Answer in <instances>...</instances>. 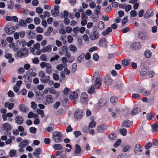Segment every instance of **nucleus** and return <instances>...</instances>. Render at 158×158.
<instances>
[{
    "label": "nucleus",
    "mask_w": 158,
    "mask_h": 158,
    "mask_svg": "<svg viewBox=\"0 0 158 158\" xmlns=\"http://www.w3.org/2000/svg\"><path fill=\"white\" fill-rule=\"evenodd\" d=\"M54 99V98L52 95H48L45 98L46 102L45 104L47 105L52 103L53 102Z\"/></svg>",
    "instance_id": "8"
},
{
    "label": "nucleus",
    "mask_w": 158,
    "mask_h": 158,
    "mask_svg": "<svg viewBox=\"0 0 158 158\" xmlns=\"http://www.w3.org/2000/svg\"><path fill=\"white\" fill-rule=\"evenodd\" d=\"M88 97V95L86 93H82L81 96L80 101L81 102L84 104H86L87 102Z\"/></svg>",
    "instance_id": "5"
},
{
    "label": "nucleus",
    "mask_w": 158,
    "mask_h": 158,
    "mask_svg": "<svg viewBox=\"0 0 158 158\" xmlns=\"http://www.w3.org/2000/svg\"><path fill=\"white\" fill-rule=\"evenodd\" d=\"M107 42L106 39L104 38H101L99 41L98 44L99 46L102 47H106Z\"/></svg>",
    "instance_id": "17"
},
{
    "label": "nucleus",
    "mask_w": 158,
    "mask_h": 158,
    "mask_svg": "<svg viewBox=\"0 0 158 158\" xmlns=\"http://www.w3.org/2000/svg\"><path fill=\"white\" fill-rule=\"evenodd\" d=\"M53 147L55 150H60L62 148L61 145L59 144H56L53 146Z\"/></svg>",
    "instance_id": "39"
},
{
    "label": "nucleus",
    "mask_w": 158,
    "mask_h": 158,
    "mask_svg": "<svg viewBox=\"0 0 158 158\" xmlns=\"http://www.w3.org/2000/svg\"><path fill=\"white\" fill-rule=\"evenodd\" d=\"M131 9V6L130 5H127L125 4L124 6V9L126 12H127L130 10Z\"/></svg>",
    "instance_id": "41"
},
{
    "label": "nucleus",
    "mask_w": 158,
    "mask_h": 158,
    "mask_svg": "<svg viewBox=\"0 0 158 158\" xmlns=\"http://www.w3.org/2000/svg\"><path fill=\"white\" fill-rule=\"evenodd\" d=\"M53 31L52 28V27H49L47 30V32L45 33L44 35H48V34H50Z\"/></svg>",
    "instance_id": "53"
},
{
    "label": "nucleus",
    "mask_w": 158,
    "mask_h": 158,
    "mask_svg": "<svg viewBox=\"0 0 158 158\" xmlns=\"http://www.w3.org/2000/svg\"><path fill=\"white\" fill-rule=\"evenodd\" d=\"M74 116L77 119H80L83 117V112L82 110H78L75 111Z\"/></svg>",
    "instance_id": "7"
},
{
    "label": "nucleus",
    "mask_w": 158,
    "mask_h": 158,
    "mask_svg": "<svg viewBox=\"0 0 158 158\" xmlns=\"http://www.w3.org/2000/svg\"><path fill=\"white\" fill-rule=\"evenodd\" d=\"M96 124V123L94 121H92L90 122L89 124V127L90 129L91 128H93L94 127Z\"/></svg>",
    "instance_id": "42"
},
{
    "label": "nucleus",
    "mask_w": 158,
    "mask_h": 158,
    "mask_svg": "<svg viewBox=\"0 0 158 158\" xmlns=\"http://www.w3.org/2000/svg\"><path fill=\"white\" fill-rule=\"evenodd\" d=\"M132 125V123L127 120L123 122L122 124V127H130Z\"/></svg>",
    "instance_id": "19"
},
{
    "label": "nucleus",
    "mask_w": 158,
    "mask_h": 158,
    "mask_svg": "<svg viewBox=\"0 0 158 158\" xmlns=\"http://www.w3.org/2000/svg\"><path fill=\"white\" fill-rule=\"evenodd\" d=\"M50 77L48 76H45L44 77L40 79V81L41 82L44 83H47L48 81H49V79Z\"/></svg>",
    "instance_id": "22"
},
{
    "label": "nucleus",
    "mask_w": 158,
    "mask_h": 158,
    "mask_svg": "<svg viewBox=\"0 0 158 158\" xmlns=\"http://www.w3.org/2000/svg\"><path fill=\"white\" fill-rule=\"evenodd\" d=\"M143 148L139 144H136L135 147L134 152L137 155H140L142 153Z\"/></svg>",
    "instance_id": "4"
},
{
    "label": "nucleus",
    "mask_w": 158,
    "mask_h": 158,
    "mask_svg": "<svg viewBox=\"0 0 158 158\" xmlns=\"http://www.w3.org/2000/svg\"><path fill=\"white\" fill-rule=\"evenodd\" d=\"M37 112L38 114L41 115V117L43 118L45 116V114L43 110L40 109H37Z\"/></svg>",
    "instance_id": "38"
},
{
    "label": "nucleus",
    "mask_w": 158,
    "mask_h": 158,
    "mask_svg": "<svg viewBox=\"0 0 158 158\" xmlns=\"http://www.w3.org/2000/svg\"><path fill=\"white\" fill-rule=\"evenodd\" d=\"M15 121L17 124L19 125H20L23 123V120L22 117L20 116H18L16 118Z\"/></svg>",
    "instance_id": "26"
},
{
    "label": "nucleus",
    "mask_w": 158,
    "mask_h": 158,
    "mask_svg": "<svg viewBox=\"0 0 158 158\" xmlns=\"http://www.w3.org/2000/svg\"><path fill=\"white\" fill-rule=\"evenodd\" d=\"M34 22L35 24L38 25L40 23V19L38 17L35 18L34 19Z\"/></svg>",
    "instance_id": "54"
},
{
    "label": "nucleus",
    "mask_w": 158,
    "mask_h": 158,
    "mask_svg": "<svg viewBox=\"0 0 158 158\" xmlns=\"http://www.w3.org/2000/svg\"><path fill=\"white\" fill-rule=\"evenodd\" d=\"M49 91L51 94H56V97H57L59 95V93L57 92L55 89L53 87L50 88Z\"/></svg>",
    "instance_id": "32"
},
{
    "label": "nucleus",
    "mask_w": 158,
    "mask_h": 158,
    "mask_svg": "<svg viewBox=\"0 0 158 158\" xmlns=\"http://www.w3.org/2000/svg\"><path fill=\"white\" fill-rule=\"evenodd\" d=\"M51 126L48 127L47 129V131L50 132L52 131L54 129V126L52 124L50 125Z\"/></svg>",
    "instance_id": "47"
},
{
    "label": "nucleus",
    "mask_w": 158,
    "mask_h": 158,
    "mask_svg": "<svg viewBox=\"0 0 158 158\" xmlns=\"http://www.w3.org/2000/svg\"><path fill=\"white\" fill-rule=\"evenodd\" d=\"M59 57V56L58 55H56L55 56L52 57L50 59L51 61H53L55 60H58Z\"/></svg>",
    "instance_id": "56"
},
{
    "label": "nucleus",
    "mask_w": 158,
    "mask_h": 158,
    "mask_svg": "<svg viewBox=\"0 0 158 158\" xmlns=\"http://www.w3.org/2000/svg\"><path fill=\"white\" fill-rule=\"evenodd\" d=\"M40 59L42 61H45L47 59V57L44 54H42L40 56Z\"/></svg>",
    "instance_id": "57"
},
{
    "label": "nucleus",
    "mask_w": 158,
    "mask_h": 158,
    "mask_svg": "<svg viewBox=\"0 0 158 158\" xmlns=\"http://www.w3.org/2000/svg\"><path fill=\"white\" fill-rule=\"evenodd\" d=\"M71 92V90L67 87L65 88L63 91L64 94L66 95H68L69 92Z\"/></svg>",
    "instance_id": "55"
},
{
    "label": "nucleus",
    "mask_w": 158,
    "mask_h": 158,
    "mask_svg": "<svg viewBox=\"0 0 158 158\" xmlns=\"http://www.w3.org/2000/svg\"><path fill=\"white\" fill-rule=\"evenodd\" d=\"M29 142L27 139L23 140L20 142L19 145V147H23L25 148L27 145H28Z\"/></svg>",
    "instance_id": "20"
},
{
    "label": "nucleus",
    "mask_w": 158,
    "mask_h": 158,
    "mask_svg": "<svg viewBox=\"0 0 158 158\" xmlns=\"http://www.w3.org/2000/svg\"><path fill=\"white\" fill-rule=\"evenodd\" d=\"M3 128L6 130H8L10 128V125L7 123H6L3 125Z\"/></svg>",
    "instance_id": "64"
},
{
    "label": "nucleus",
    "mask_w": 158,
    "mask_h": 158,
    "mask_svg": "<svg viewBox=\"0 0 158 158\" xmlns=\"http://www.w3.org/2000/svg\"><path fill=\"white\" fill-rule=\"evenodd\" d=\"M138 92L143 93L145 96H148L150 94V92L149 91L146 90H143L142 89L139 90Z\"/></svg>",
    "instance_id": "31"
},
{
    "label": "nucleus",
    "mask_w": 158,
    "mask_h": 158,
    "mask_svg": "<svg viewBox=\"0 0 158 158\" xmlns=\"http://www.w3.org/2000/svg\"><path fill=\"white\" fill-rule=\"evenodd\" d=\"M68 12L66 10L64 11V12L61 14V15L62 18H67L68 16Z\"/></svg>",
    "instance_id": "44"
},
{
    "label": "nucleus",
    "mask_w": 158,
    "mask_h": 158,
    "mask_svg": "<svg viewBox=\"0 0 158 158\" xmlns=\"http://www.w3.org/2000/svg\"><path fill=\"white\" fill-rule=\"evenodd\" d=\"M65 30L66 32L68 33H70L73 29L70 27L68 26L65 27Z\"/></svg>",
    "instance_id": "62"
},
{
    "label": "nucleus",
    "mask_w": 158,
    "mask_h": 158,
    "mask_svg": "<svg viewBox=\"0 0 158 158\" xmlns=\"http://www.w3.org/2000/svg\"><path fill=\"white\" fill-rule=\"evenodd\" d=\"M20 110L24 113L26 112L27 107L23 104H21L19 106Z\"/></svg>",
    "instance_id": "36"
},
{
    "label": "nucleus",
    "mask_w": 158,
    "mask_h": 158,
    "mask_svg": "<svg viewBox=\"0 0 158 158\" xmlns=\"http://www.w3.org/2000/svg\"><path fill=\"white\" fill-rule=\"evenodd\" d=\"M38 75L41 78H42L45 76V73L44 71H41L39 72Z\"/></svg>",
    "instance_id": "58"
},
{
    "label": "nucleus",
    "mask_w": 158,
    "mask_h": 158,
    "mask_svg": "<svg viewBox=\"0 0 158 158\" xmlns=\"http://www.w3.org/2000/svg\"><path fill=\"white\" fill-rule=\"evenodd\" d=\"M112 31V28L110 27H108L105 31L102 32V34L103 35L105 36L108 34L109 32H111Z\"/></svg>",
    "instance_id": "28"
},
{
    "label": "nucleus",
    "mask_w": 158,
    "mask_h": 158,
    "mask_svg": "<svg viewBox=\"0 0 158 158\" xmlns=\"http://www.w3.org/2000/svg\"><path fill=\"white\" fill-rule=\"evenodd\" d=\"M19 23L20 24L21 27H26L27 26V24L26 21L23 19H20L19 21Z\"/></svg>",
    "instance_id": "30"
},
{
    "label": "nucleus",
    "mask_w": 158,
    "mask_h": 158,
    "mask_svg": "<svg viewBox=\"0 0 158 158\" xmlns=\"http://www.w3.org/2000/svg\"><path fill=\"white\" fill-rule=\"evenodd\" d=\"M148 71L145 68L142 69L141 71V74L142 76H144L147 74Z\"/></svg>",
    "instance_id": "52"
},
{
    "label": "nucleus",
    "mask_w": 158,
    "mask_h": 158,
    "mask_svg": "<svg viewBox=\"0 0 158 158\" xmlns=\"http://www.w3.org/2000/svg\"><path fill=\"white\" fill-rule=\"evenodd\" d=\"M144 55L146 58H149L152 55V52L150 50H146L145 52Z\"/></svg>",
    "instance_id": "35"
},
{
    "label": "nucleus",
    "mask_w": 158,
    "mask_h": 158,
    "mask_svg": "<svg viewBox=\"0 0 158 158\" xmlns=\"http://www.w3.org/2000/svg\"><path fill=\"white\" fill-rule=\"evenodd\" d=\"M104 23L102 21H100L98 23V28L101 30L103 29L104 28Z\"/></svg>",
    "instance_id": "33"
},
{
    "label": "nucleus",
    "mask_w": 158,
    "mask_h": 158,
    "mask_svg": "<svg viewBox=\"0 0 158 158\" xmlns=\"http://www.w3.org/2000/svg\"><path fill=\"white\" fill-rule=\"evenodd\" d=\"M140 111V110L139 108L136 107L132 110L131 112V114L132 115H135L138 114Z\"/></svg>",
    "instance_id": "23"
},
{
    "label": "nucleus",
    "mask_w": 158,
    "mask_h": 158,
    "mask_svg": "<svg viewBox=\"0 0 158 158\" xmlns=\"http://www.w3.org/2000/svg\"><path fill=\"white\" fill-rule=\"evenodd\" d=\"M66 67V65H65L62 63V64L58 65L56 67V69L60 71H61L64 68Z\"/></svg>",
    "instance_id": "43"
},
{
    "label": "nucleus",
    "mask_w": 158,
    "mask_h": 158,
    "mask_svg": "<svg viewBox=\"0 0 158 158\" xmlns=\"http://www.w3.org/2000/svg\"><path fill=\"white\" fill-rule=\"evenodd\" d=\"M43 38V36L40 34L38 35L36 37V40L38 42L42 40Z\"/></svg>",
    "instance_id": "60"
},
{
    "label": "nucleus",
    "mask_w": 158,
    "mask_h": 158,
    "mask_svg": "<svg viewBox=\"0 0 158 158\" xmlns=\"http://www.w3.org/2000/svg\"><path fill=\"white\" fill-rule=\"evenodd\" d=\"M15 28L14 27H5L6 32L8 34H12L15 31Z\"/></svg>",
    "instance_id": "10"
},
{
    "label": "nucleus",
    "mask_w": 158,
    "mask_h": 158,
    "mask_svg": "<svg viewBox=\"0 0 158 158\" xmlns=\"http://www.w3.org/2000/svg\"><path fill=\"white\" fill-rule=\"evenodd\" d=\"M14 105L13 103H10L9 102H6L4 104L5 107L6 108H8L9 110L11 109Z\"/></svg>",
    "instance_id": "24"
},
{
    "label": "nucleus",
    "mask_w": 158,
    "mask_h": 158,
    "mask_svg": "<svg viewBox=\"0 0 158 158\" xmlns=\"http://www.w3.org/2000/svg\"><path fill=\"white\" fill-rule=\"evenodd\" d=\"M62 135L58 131H55L52 133V139L56 143H59L61 141Z\"/></svg>",
    "instance_id": "3"
},
{
    "label": "nucleus",
    "mask_w": 158,
    "mask_h": 158,
    "mask_svg": "<svg viewBox=\"0 0 158 158\" xmlns=\"http://www.w3.org/2000/svg\"><path fill=\"white\" fill-rule=\"evenodd\" d=\"M36 32L38 33H42L44 31L43 29L40 27H37L36 28Z\"/></svg>",
    "instance_id": "61"
},
{
    "label": "nucleus",
    "mask_w": 158,
    "mask_h": 158,
    "mask_svg": "<svg viewBox=\"0 0 158 158\" xmlns=\"http://www.w3.org/2000/svg\"><path fill=\"white\" fill-rule=\"evenodd\" d=\"M42 153V149L40 148H38L35 149L33 153V155L35 156H37Z\"/></svg>",
    "instance_id": "21"
},
{
    "label": "nucleus",
    "mask_w": 158,
    "mask_h": 158,
    "mask_svg": "<svg viewBox=\"0 0 158 158\" xmlns=\"http://www.w3.org/2000/svg\"><path fill=\"white\" fill-rule=\"evenodd\" d=\"M116 135L115 134H110L108 135L109 138L111 140H114L116 139Z\"/></svg>",
    "instance_id": "51"
},
{
    "label": "nucleus",
    "mask_w": 158,
    "mask_h": 158,
    "mask_svg": "<svg viewBox=\"0 0 158 158\" xmlns=\"http://www.w3.org/2000/svg\"><path fill=\"white\" fill-rule=\"evenodd\" d=\"M130 62L127 60L124 59L122 61V64L124 66H126L129 64Z\"/></svg>",
    "instance_id": "49"
},
{
    "label": "nucleus",
    "mask_w": 158,
    "mask_h": 158,
    "mask_svg": "<svg viewBox=\"0 0 158 158\" xmlns=\"http://www.w3.org/2000/svg\"><path fill=\"white\" fill-rule=\"evenodd\" d=\"M101 8V6L100 5H98L96 6L94 11L97 15L98 16L99 15Z\"/></svg>",
    "instance_id": "34"
},
{
    "label": "nucleus",
    "mask_w": 158,
    "mask_h": 158,
    "mask_svg": "<svg viewBox=\"0 0 158 158\" xmlns=\"http://www.w3.org/2000/svg\"><path fill=\"white\" fill-rule=\"evenodd\" d=\"M99 36V33L96 31H94L92 32L90 37V39L91 40H95L98 38Z\"/></svg>",
    "instance_id": "12"
},
{
    "label": "nucleus",
    "mask_w": 158,
    "mask_h": 158,
    "mask_svg": "<svg viewBox=\"0 0 158 158\" xmlns=\"http://www.w3.org/2000/svg\"><path fill=\"white\" fill-rule=\"evenodd\" d=\"M28 55V51L27 49L25 48H21L16 53L15 56L17 57H26Z\"/></svg>",
    "instance_id": "2"
},
{
    "label": "nucleus",
    "mask_w": 158,
    "mask_h": 158,
    "mask_svg": "<svg viewBox=\"0 0 158 158\" xmlns=\"http://www.w3.org/2000/svg\"><path fill=\"white\" fill-rule=\"evenodd\" d=\"M52 46L50 45H48L47 46H44L42 48V52L43 53L49 52L52 51Z\"/></svg>",
    "instance_id": "13"
},
{
    "label": "nucleus",
    "mask_w": 158,
    "mask_h": 158,
    "mask_svg": "<svg viewBox=\"0 0 158 158\" xmlns=\"http://www.w3.org/2000/svg\"><path fill=\"white\" fill-rule=\"evenodd\" d=\"M16 151L14 150H11L9 152V155L10 156H13L16 154Z\"/></svg>",
    "instance_id": "63"
},
{
    "label": "nucleus",
    "mask_w": 158,
    "mask_h": 158,
    "mask_svg": "<svg viewBox=\"0 0 158 158\" xmlns=\"http://www.w3.org/2000/svg\"><path fill=\"white\" fill-rule=\"evenodd\" d=\"M90 129L89 127L87 126H85L82 128V131L84 133H87L89 131V130Z\"/></svg>",
    "instance_id": "45"
},
{
    "label": "nucleus",
    "mask_w": 158,
    "mask_h": 158,
    "mask_svg": "<svg viewBox=\"0 0 158 158\" xmlns=\"http://www.w3.org/2000/svg\"><path fill=\"white\" fill-rule=\"evenodd\" d=\"M66 155V153L65 152H63L62 151H59L57 152L56 153V156H60V157L63 158Z\"/></svg>",
    "instance_id": "29"
},
{
    "label": "nucleus",
    "mask_w": 158,
    "mask_h": 158,
    "mask_svg": "<svg viewBox=\"0 0 158 158\" xmlns=\"http://www.w3.org/2000/svg\"><path fill=\"white\" fill-rule=\"evenodd\" d=\"M106 84L108 85H110L113 82V80L109 76H107L105 77L104 80Z\"/></svg>",
    "instance_id": "11"
},
{
    "label": "nucleus",
    "mask_w": 158,
    "mask_h": 158,
    "mask_svg": "<svg viewBox=\"0 0 158 158\" xmlns=\"http://www.w3.org/2000/svg\"><path fill=\"white\" fill-rule=\"evenodd\" d=\"M152 128L153 132L158 130V123H154L152 126Z\"/></svg>",
    "instance_id": "37"
},
{
    "label": "nucleus",
    "mask_w": 158,
    "mask_h": 158,
    "mask_svg": "<svg viewBox=\"0 0 158 158\" xmlns=\"http://www.w3.org/2000/svg\"><path fill=\"white\" fill-rule=\"evenodd\" d=\"M98 74L97 73H94L93 76V79L96 78L95 81L93 82L90 88L88 90V92L89 94H92L94 91L95 89L99 88L101 85L102 80L100 78L97 77H98Z\"/></svg>",
    "instance_id": "1"
},
{
    "label": "nucleus",
    "mask_w": 158,
    "mask_h": 158,
    "mask_svg": "<svg viewBox=\"0 0 158 158\" xmlns=\"http://www.w3.org/2000/svg\"><path fill=\"white\" fill-rule=\"evenodd\" d=\"M79 28L77 27H75L73 29V31L74 33V36H76L77 35V33L79 32Z\"/></svg>",
    "instance_id": "40"
},
{
    "label": "nucleus",
    "mask_w": 158,
    "mask_h": 158,
    "mask_svg": "<svg viewBox=\"0 0 158 158\" xmlns=\"http://www.w3.org/2000/svg\"><path fill=\"white\" fill-rule=\"evenodd\" d=\"M59 11H57L54 9L51 10V14L54 17H57L58 15Z\"/></svg>",
    "instance_id": "46"
},
{
    "label": "nucleus",
    "mask_w": 158,
    "mask_h": 158,
    "mask_svg": "<svg viewBox=\"0 0 158 158\" xmlns=\"http://www.w3.org/2000/svg\"><path fill=\"white\" fill-rule=\"evenodd\" d=\"M106 126L105 125H101L98 127L97 128V131L99 133H102L106 130Z\"/></svg>",
    "instance_id": "14"
},
{
    "label": "nucleus",
    "mask_w": 158,
    "mask_h": 158,
    "mask_svg": "<svg viewBox=\"0 0 158 158\" xmlns=\"http://www.w3.org/2000/svg\"><path fill=\"white\" fill-rule=\"evenodd\" d=\"M138 36L139 39L142 40H146L148 38V34L144 32L139 33Z\"/></svg>",
    "instance_id": "9"
},
{
    "label": "nucleus",
    "mask_w": 158,
    "mask_h": 158,
    "mask_svg": "<svg viewBox=\"0 0 158 158\" xmlns=\"http://www.w3.org/2000/svg\"><path fill=\"white\" fill-rule=\"evenodd\" d=\"M9 47L14 52H17L19 48L18 45H16L14 43H12L9 45Z\"/></svg>",
    "instance_id": "15"
},
{
    "label": "nucleus",
    "mask_w": 158,
    "mask_h": 158,
    "mask_svg": "<svg viewBox=\"0 0 158 158\" xmlns=\"http://www.w3.org/2000/svg\"><path fill=\"white\" fill-rule=\"evenodd\" d=\"M141 47V43L139 42H137L132 43L131 45V49L133 50H139Z\"/></svg>",
    "instance_id": "6"
},
{
    "label": "nucleus",
    "mask_w": 158,
    "mask_h": 158,
    "mask_svg": "<svg viewBox=\"0 0 158 158\" xmlns=\"http://www.w3.org/2000/svg\"><path fill=\"white\" fill-rule=\"evenodd\" d=\"M75 150L74 153V155L76 156L75 154H79L81 152V148L79 145L78 144H76L75 145Z\"/></svg>",
    "instance_id": "25"
},
{
    "label": "nucleus",
    "mask_w": 158,
    "mask_h": 158,
    "mask_svg": "<svg viewBox=\"0 0 158 158\" xmlns=\"http://www.w3.org/2000/svg\"><path fill=\"white\" fill-rule=\"evenodd\" d=\"M152 11L151 9H149L147 10L145 14L144 15V17L145 19L149 18L153 15Z\"/></svg>",
    "instance_id": "16"
},
{
    "label": "nucleus",
    "mask_w": 158,
    "mask_h": 158,
    "mask_svg": "<svg viewBox=\"0 0 158 158\" xmlns=\"http://www.w3.org/2000/svg\"><path fill=\"white\" fill-rule=\"evenodd\" d=\"M37 129L35 127H31L29 129L30 132L33 134H35L36 131Z\"/></svg>",
    "instance_id": "59"
},
{
    "label": "nucleus",
    "mask_w": 158,
    "mask_h": 158,
    "mask_svg": "<svg viewBox=\"0 0 158 158\" xmlns=\"http://www.w3.org/2000/svg\"><path fill=\"white\" fill-rule=\"evenodd\" d=\"M69 51L73 52H75L77 50V48L74 44H71L68 48Z\"/></svg>",
    "instance_id": "27"
},
{
    "label": "nucleus",
    "mask_w": 158,
    "mask_h": 158,
    "mask_svg": "<svg viewBox=\"0 0 158 158\" xmlns=\"http://www.w3.org/2000/svg\"><path fill=\"white\" fill-rule=\"evenodd\" d=\"M77 93L75 91H71L70 93L69 98L71 100H75L78 98Z\"/></svg>",
    "instance_id": "18"
},
{
    "label": "nucleus",
    "mask_w": 158,
    "mask_h": 158,
    "mask_svg": "<svg viewBox=\"0 0 158 158\" xmlns=\"http://www.w3.org/2000/svg\"><path fill=\"white\" fill-rule=\"evenodd\" d=\"M117 100V98L114 96L111 97L110 99L111 103L113 104L115 103Z\"/></svg>",
    "instance_id": "48"
},
{
    "label": "nucleus",
    "mask_w": 158,
    "mask_h": 158,
    "mask_svg": "<svg viewBox=\"0 0 158 158\" xmlns=\"http://www.w3.org/2000/svg\"><path fill=\"white\" fill-rule=\"evenodd\" d=\"M120 133L123 136H125L127 133V130L125 128H123L119 131Z\"/></svg>",
    "instance_id": "50"
}]
</instances>
